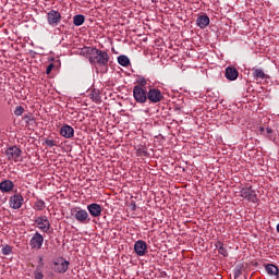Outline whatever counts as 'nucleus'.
<instances>
[{
    "instance_id": "obj_10",
    "label": "nucleus",
    "mask_w": 279,
    "mask_h": 279,
    "mask_svg": "<svg viewBox=\"0 0 279 279\" xmlns=\"http://www.w3.org/2000/svg\"><path fill=\"white\" fill-rule=\"evenodd\" d=\"M134 252L137 256H145L147 254V242L138 240L134 244Z\"/></svg>"
},
{
    "instance_id": "obj_29",
    "label": "nucleus",
    "mask_w": 279,
    "mask_h": 279,
    "mask_svg": "<svg viewBox=\"0 0 279 279\" xmlns=\"http://www.w3.org/2000/svg\"><path fill=\"white\" fill-rule=\"evenodd\" d=\"M43 208H45V201H37L36 210H43Z\"/></svg>"
},
{
    "instance_id": "obj_30",
    "label": "nucleus",
    "mask_w": 279,
    "mask_h": 279,
    "mask_svg": "<svg viewBox=\"0 0 279 279\" xmlns=\"http://www.w3.org/2000/svg\"><path fill=\"white\" fill-rule=\"evenodd\" d=\"M266 132H267V137L269 138V141H274V137L271 136V134H274V130L267 128Z\"/></svg>"
},
{
    "instance_id": "obj_5",
    "label": "nucleus",
    "mask_w": 279,
    "mask_h": 279,
    "mask_svg": "<svg viewBox=\"0 0 279 279\" xmlns=\"http://www.w3.org/2000/svg\"><path fill=\"white\" fill-rule=\"evenodd\" d=\"M5 156L8 160H13L14 162H21L23 157L21 156V148L17 146H10L5 149Z\"/></svg>"
},
{
    "instance_id": "obj_9",
    "label": "nucleus",
    "mask_w": 279,
    "mask_h": 279,
    "mask_svg": "<svg viewBox=\"0 0 279 279\" xmlns=\"http://www.w3.org/2000/svg\"><path fill=\"white\" fill-rule=\"evenodd\" d=\"M37 228L41 230V232H49V229L51 228V223L49 222V219L46 216L38 217L36 219Z\"/></svg>"
},
{
    "instance_id": "obj_12",
    "label": "nucleus",
    "mask_w": 279,
    "mask_h": 279,
    "mask_svg": "<svg viewBox=\"0 0 279 279\" xmlns=\"http://www.w3.org/2000/svg\"><path fill=\"white\" fill-rule=\"evenodd\" d=\"M60 134L63 138H73L75 136V130L71 125H63L60 129Z\"/></svg>"
},
{
    "instance_id": "obj_2",
    "label": "nucleus",
    "mask_w": 279,
    "mask_h": 279,
    "mask_svg": "<svg viewBox=\"0 0 279 279\" xmlns=\"http://www.w3.org/2000/svg\"><path fill=\"white\" fill-rule=\"evenodd\" d=\"M71 215L74 217L75 220L78 221V223H89L90 222V216L88 215V211L86 209H82V207H74L71 209Z\"/></svg>"
},
{
    "instance_id": "obj_1",
    "label": "nucleus",
    "mask_w": 279,
    "mask_h": 279,
    "mask_svg": "<svg viewBox=\"0 0 279 279\" xmlns=\"http://www.w3.org/2000/svg\"><path fill=\"white\" fill-rule=\"evenodd\" d=\"M81 53L86 56L92 65L108 66V62H110V54L97 48L85 47L81 50Z\"/></svg>"
},
{
    "instance_id": "obj_25",
    "label": "nucleus",
    "mask_w": 279,
    "mask_h": 279,
    "mask_svg": "<svg viewBox=\"0 0 279 279\" xmlns=\"http://www.w3.org/2000/svg\"><path fill=\"white\" fill-rule=\"evenodd\" d=\"M90 99L95 101V104H101V96L97 92H92Z\"/></svg>"
},
{
    "instance_id": "obj_7",
    "label": "nucleus",
    "mask_w": 279,
    "mask_h": 279,
    "mask_svg": "<svg viewBox=\"0 0 279 279\" xmlns=\"http://www.w3.org/2000/svg\"><path fill=\"white\" fill-rule=\"evenodd\" d=\"M47 21L48 24L51 25V27H58V24L60 23V21H62V14H60V12L56 10H51L47 14Z\"/></svg>"
},
{
    "instance_id": "obj_6",
    "label": "nucleus",
    "mask_w": 279,
    "mask_h": 279,
    "mask_svg": "<svg viewBox=\"0 0 279 279\" xmlns=\"http://www.w3.org/2000/svg\"><path fill=\"white\" fill-rule=\"evenodd\" d=\"M240 195L243 197V199H247V202H252L253 204L258 203V196L256 195V192L252 190V187H242Z\"/></svg>"
},
{
    "instance_id": "obj_21",
    "label": "nucleus",
    "mask_w": 279,
    "mask_h": 279,
    "mask_svg": "<svg viewBox=\"0 0 279 279\" xmlns=\"http://www.w3.org/2000/svg\"><path fill=\"white\" fill-rule=\"evenodd\" d=\"M216 247L218 248V254H221L225 258L228 256V248H226V245L221 242H218L216 244Z\"/></svg>"
},
{
    "instance_id": "obj_15",
    "label": "nucleus",
    "mask_w": 279,
    "mask_h": 279,
    "mask_svg": "<svg viewBox=\"0 0 279 279\" xmlns=\"http://www.w3.org/2000/svg\"><path fill=\"white\" fill-rule=\"evenodd\" d=\"M196 25L201 29H205V27L210 25V17H208V15H199L196 20Z\"/></svg>"
},
{
    "instance_id": "obj_37",
    "label": "nucleus",
    "mask_w": 279,
    "mask_h": 279,
    "mask_svg": "<svg viewBox=\"0 0 279 279\" xmlns=\"http://www.w3.org/2000/svg\"><path fill=\"white\" fill-rule=\"evenodd\" d=\"M259 132H265V128L262 126V128L259 129Z\"/></svg>"
},
{
    "instance_id": "obj_18",
    "label": "nucleus",
    "mask_w": 279,
    "mask_h": 279,
    "mask_svg": "<svg viewBox=\"0 0 279 279\" xmlns=\"http://www.w3.org/2000/svg\"><path fill=\"white\" fill-rule=\"evenodd\" d=\"M265 268H266V271L269 276H278V274H279V270H278L277 266L274 265V264H267L265 266Z\"/></svg>"
},
{
    "instance_id": "obj_16",
    "label": "nucleus",
    "mask_w": 279,
    "mask_h": 279,
    "mask_svg": "<svg viewBox=\"0 0 279 279\" xmlns=\"http://www.w3.org/2000/svg\"><path fill=\"white\" fill-rule=\"evenodd\" d=\"M14 189V183L10 180H4L0 182V191L1 193H10V191Z\"/></svg>"
},
{
    "instance_id": "obj_39",
    "label": "nucleus",
    "mask_w": 279,
    "mask_h": 279,
    "mask_svg": "<svg viewBox=\"0 0 279 279\" xmlns=\"http://www.w3.org/2000/svg\"><path fill=\"white\" fill-rule=\"evenodd\" d=\"M153 1V3H156V0H151Z\"/></svg>"
},
{
    "instance_id": "obj_35",
    "label": "nucleus",
    "mask_w": 279,
    "mask_h": 279,
    "mask_svg": "<svg viewBox=\"0 0 279 279\" xmlns=\"http://www.w3.org/2000/svg\"><path fill=\"white\" fill-rule=\"evenodd\" d=\"M43 278H45V276L43 275V272H37L36 279H43Z\"/></svg>"
},
{
    "instance_id": "obj_34",
    "label": "nucleus",
    "mask_w": 279,
    "mask_h": 279,
    "mask_svg": "<svg viewBox=\"0 0 279 279\" xmlns=\"http://www.w3.org/2000/svg\"><path fill=\"white\" fill-rule=\"evenodd\" d=\"M241 276V269L235 270L234 278H239Z\"/></svg>"
},
{
    "instance_id": "obj_36",
    "label": "nucleus",
    "mask_w": 279,
    "mask_h": 279,
    "mask_svg": "<svg viewBox=\"0 0 279 279\" xmlns=\"http://www.w3.org/2000/svg\"><path fill=\"white\" fill-rule=\"evenodd\" d=\"M43 256H39V267H43Z\"/></svg>"
},
{
    "instance_id": "obj_13",
    "label": "nucleus",
    "mask_w": 279,
    "mask_h": 279,
    "mask_svg": "<svg viewBox=\"0 0 279 279\" xmlns=\"http://www.w3.org/2000/svg\"><path fill=\"white\" fill-rule=\"evenodd\" d=\"M87 210L92 217H101V205L92 203L87 206Z\"/></svg>"
},
{
    "instance_id": "obj_32",
    "label": "nucleus",
    "mask_w": 279,
    "mask_h": 279,
    "mask_svg": "<svg viewBox=\"0 0 279 279\" xmlns=\"http://www.w3.org/2000/svg\"><path fill=\"white\" fill-rule=\"evenodd\" d=\"M31 246L33 247H36V234L33 235V238L31 239Z\"/></svg>"
},
{
    "instance_id": "obj_14",
    "label": "nucleus",
    "mask_w": 279,
    "mask_h": 279,
    "mask_svg": "<svg viewBox=\"0 0 279 279\" xmlns=\"http://www.w3.org/2000/svg\"><path fill=\"white\" fill-rule=\"evenodd\" d=\"M10 206L14 210H19V208H21V206H23V197L20 194H14L10 198Z\"/></svg>"
},
{
    "instance_id": "obj_22",
    "label": "nucleus",
    "mask_w": 279,
    "mask_h": 279,
    "mask_svg": "<svg viewBox=\"0 0 279 279\" xmlns=\"http://www.w3.org/2000/svg\"><path fill=\"white\" fill-rule=\"evenodd\" d=\"M43 145H46V147H58L60 142L58 140L45 138Z\"/></svg>"
},
{
    "instance_id": "obj_8",
    "label": "nucleus",
    "mask_w": 279,
    "mask_h": 279,
    "mask_svg": "<svg viewBox=\"0 0 279 279\" xmlns=\"http://www.w3.org/2000/svg\"><path fill=\"white\" fill-rule=\"evenodd\" d=\"M53 265L54 271H57V274H66L70 263L64 258H59L53 263Z\"/></svg>"
},
{
    "instance_id": "obj_3",
    "label": "nucleus",
    "mask_w": 279,
    "mask_h": 279,
    "mask_svg": "<svg viewBox=\"0 0 279 279\" xmlns=\"http://www.w3.org/2000/svg\"><path fill=\"white\" fill-rule=\"evenodd\" d=\"M165 99V95L159 88L149 87L147 92V101L150 104H160Z\"/></svg>"
},
{
    "instance_id": "obj_4",
    "label": "nucleus",
    "mask_w": 279,
    "mask_h": 279,
    "mask_svg": "<svg viewBox=\"0 0 279 279\" xmlns=\"http://www.w3.org/2000/svg\"><path fill=\"white\" fill-rule=\"evenodd\" d=\"M147 93L146 88H143L138 85L133 87V97L137 104H147Z\"/></svg>"
},
{
    "instance_id": "obj_24",
    "label": "nucleus",
    "mask_w": 279,
    "mask_h": 279,
    "mask_svg": "<svg viewBox=\"0 0 279 279\" xmlns=\"http://www.w3.org/2000/svg\"><path fill=\"white\" fill-rule=\"evenodd\" d=\"M44 243H45V238L43 236V234L36 232V250H40Z\"/></svg>"
},
{
    "instance_id": "obj_33",
    "label": "nucleus",
    "mask_w": 279,
    "mask_h": 279,
    "mask_svg": "<svg viewBox=\"0 0 279 279\" xmlns=\"http://www.w3.org/2000/svg\"><path fill=\"white\" fill-rule=\"evenodd\" d=\"M137 154H138V156H147V150L140 148V149H137Z\"/></svg>"
},
{
    "instance_id": "obj_17",
    "label": "nucleus",
    "mask_w": 279,
    "mask_h": 279,
    "mask_svg": "<svg viewBox=\"0 0 279 279\" xmlns=\"http://www.w3.org/2000/svg\"><path fill=\"white\" fill-rule=\"evenodd\" d=\"M23 119H24L28 130H34V125H36V117L34 116V113H28V114L24 116Z\"/></svg>"
},
{
    "instance_id": "obj_28",
    "label": "nucleus",
    "mask_w": 279,
    "mask_h": 279,
    "mask_svg": "<svg viewBox=\"0 0 279 279\" xmlns=\"http://www.w3.org/2000/svg\"><path fill=\"white\" fill-rule=\"evenodd\" d=\"M137 86H141V88H145L147 85V80L145 77H141L137 80Z\"/></svg>"
},
{
    "instance_id": "obj_20",
    "label": "nucleus",
    "mask_w": 279,
    "mask_h": 279,
    "mask_svg": "<svg viewBox=\"0 0 279 279\" xmlns=\"http://www.w3.org/2000/svg\"><path fill=\"white\" fill-rule=\"evenodd\" d=\"M253 77L255 80H265L267 77V74H265V71L260 69L253 70Z\"/></svg>"
},
{
    "instance_id": "obj_11",
    "label": "nucleus",
    "mask_w": 279,
    "mask_h": 279,
    "mask_svg": "<svg viewBox=\"0 0 279 279\" xmlns=\"http://www.w3.org/2000/svg\"><path fill=\"white\" fill-rule=\"evenodd\" d=\"M225 77H227L230 82H234L239 78V70L233 66H228L225 72Z\"/></svg>"
},
{
    "instance_id": "obj_26",
    "label": "nucleus",
    "mask_w": 279,
    "mask_h": 279,
    "mask_svg": "<svg viewBox=\"0 0 279 279\" xmlns=\"http://www.w3.org/2000/svg\"><path fill=\"white\" fill-rule=\"evenodd\" d=\"M23 112H25V108L23 106H16L14 110L15 117H23Z\"/></svg>"
},
{
    "instance_id": "obj_38",
    "label": "nucleus",
    "mask_w": 279,
    "mask_h": 279,
    "mask_svg": "<svg viewBox=\"0 0 279 279\" xmlns=\"http://www.w3.org/2000/svg\"><path fill=\"white\" fill-rule=\"evenodd\" d=\"M277 232H278V234H279V223L277 225Z\"/></svg>"
},
{
    "instance_id": "obj_31",
    "label": "nucleus",
    "mask_w": 279,
    "mask_h": 279,
    "mask_svg": "<svg viewBox=\"0 0 279 279\" xmlns=\"http://www.w3.org/2000/svg\"><path fill=\"white\" fill-rule=\"evenodd\" d=\"M56 65L53 64V63H50L48 66H47V69H46V73H47V75H49V73H51V71H53V68H54Z\"/></svg>"
},
{
    "instance_id": "obj_23",
    "label": "nucleus",
    "mask_w": 279,
    "mask_h": 279,
    "mask_svg": "<svg viewBox=\"0 0 279 279\" xmlns=\"http://www.w3.org/2000/svg\"><path fill=\"white\" fill-rule=\"evenodd\" d=\"M118 63L121 66H129L130 65V58H128V56L122 54L118 57Z\"/></svg>"
},
{
    "instance_id": "obj_19",
    "label": "nucleus",
    "mask_w": 279,
    "mask_h": 279,
    "mask_svg": "<svg viewBox=\"0 0 279 279\" xmlns=\"http://www.w3.org/2000/svg\"><path fill=\"white\" fill-rule=\"evenodd\" d=\"M84 21H86V17L82 14L74 15V17H73V23H74L75 27H80V26L84 25Z\"/></svg>"
},
{
    "instance_id": "obj_27",
    "label": "nucleus",
    "mask_w": 279,
    "mask_h": 279,
    "mask_svg": "<svg viewBox=\"0 0 279 279\" xmlns=\"http://www.w3.org/2000/svg\"><path fill=\"white\" fill-rule=\"evenodd\" d=\"M1 252L4 256H10V254H12V246L5 245L2 247Z\"/></svg>"
}]
</instances>
